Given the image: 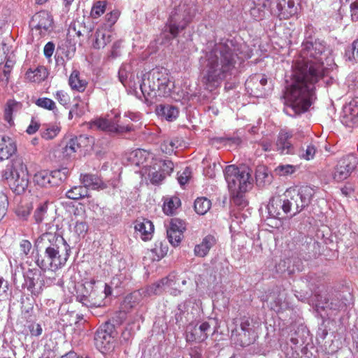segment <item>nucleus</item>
<instances>
[{
	"instance_id": "20e7f679",
	"label": "nucleus",
	"mask_w": 358,
	"mask_h": 358,
	"mask_svg": "<svg viewBox=\"0 0 358 358\" xmlns=\"http://www.w3.org/2000/svg\"><path fill=\"white\" fill-rule=\"evenodd\" d=\"M310 190L303 189L301 202L295 201V205L292 206L289 199H296L299 192L295 189H287L282 195L273 196L269 201L267 209L269 215L275 218L282 217L283 214L292 213L293 215L301 211L302 206L307 203Z\"/></svg>"
},
{
	"instance_id": "c85d7f7f",
	"label": "nucleus",
	"mask_w": 358,
	"mask_h": 358,
	"mask_svg": "<svg viewBox=\"0 0 358 358\" xmlns=\"http://www.w3.org/2000/svg\"><path fill=\"white\" fill-rule=\"evenodd\" d=\"M279 10V16L283 19H289V17L296 15L298 12L297 6L295 5L294 0H288L283 7L281 4H278Z\"/></svg>"
},
{
	"instance_id": "9b49d317",
	"label": "nucleus",
	"mask_w": 358,
	"mask_h": 358,
	"mask_svg": "<svg viewBox=\"0 0 358 358\" xmlns=\"http://www.w3.org/2000/svg\"><path fill=\"white\" fill-rule=\"evenodd\" d=\"M190 20L191 17L188 13L182 8H179L171 13L166 29L171 35L175 38L180 31L188 25Z\"/></svg>"
},
{
	"instance_id": "79ce46f5",
	"label": "nucleus",
	"mask_w": 358,
	"mask_h": 358,
	"mask_svg": "<svg viewBox=\"0 0 358 358\" xmlns=\"http://www.w3.org/2000/svg\"><path fill=\"white\" fill-rule=\"evenodd\" d=\"M36 104L47 110H53L56 108L55 103L48 98H39L36 100Z\"/></svg>"
},
{
	"instance_id": "1a4fd4ad",
	"label": "nucleus",
	"mask_w": 358,
	"mask_h": 358,
	"mask_svg": "<svg viewBox=\"0 0 358 358\" xmlns=\"http://www.w3.org/2000/svg\"><path fill=\"white\" fill-rule=\"evenodd\" d=\"M69 173L66 168L52 171L40 170L34 174L33 182L34 185L38 188L48 189L59 185L66 178Z\"/></svg>"
},
{
	"instance_id": "a18cd8bd",
	"label": "nucleus",
	"mask_w": 358,
	"mask_h": 358,
	"mask_svg": "<svg viewBox=\"0 0 358 358\" xmlns=\"http://www.w3.org/2000/svg\"><path fill=\"white\" fill-rule=\"evenodd\" d=\"M55 97L63 106H68L70 103L71 98L69 95L63 90L57 91Z\"/></svg>"
},
{
	"instance_id": "5701e85b",
	"label": "nucleus",
	"mask_w": 358,
	"mask_h": 358,
	"mask_svg": "<svg viewBox=\"0 0 358 358\" xmlns=\"http://www.w3.org/2000/svg\"><path fill=\"white\" fill-rule=\"evenodd\" d=\"M157 114L167 121L172 122L178 116V109L171 105H159L156 109Z\"/></svg>"
},
{
	"instance_id": "c9c22d12",
	"label": "nucleus",
	"mask_w": 358,
	"mask_h": 358,
	"mask_svg": "<svg viewBox=\"0 0 358 358\" xmlns=\"http://www.w3.org/2000/svg\"><path fill=\"white\" fill-rule=\"evenodd\" d=\"M85 139L83 136L71 139L68 144L66 145L64 152L67 155L71 156L74 152H77L80 148V144Z\"/></svg>"
},
{
	"instance_id": "9d476101",
	"label": "nucleus",
	"mask_w": 358,
	"mask_h": 358,
	"mask_svg": "<svg viewBox=\"0 0 358 358\" xmlns=\"http://www.w3.org/2000/svg\"><path fill=\"white\" fill-rule=\"evenodd\" d=\"M53 26V19L51 15L45 10L36 13L31 18L30 27L36 34L41 36L48 34Z\"/></svg>"
},
{
	"instance_id": "de8ad7c7",
	"label": "nucleus",
	"mask_w": 358,
	"mask_h": 358,
	"mask_svg": "<svg viewBox=\"0 0 358 358\" xmlns=\"http://www.w3.org/2000/svg\"><path fill=\"white\" fill-rule=\"evenodd\" d=\"M160 148L162 152L171 155L174 151L175 144L172 141L166 140L162 143Z\"/></svg>"
},
{
	"instance_id": "0eeeda50",
	"label": "nucleus",
	"mask_w": 358,
	"mask_h": 358,
	"mask_svg": "<svg viewBox=\"0 0 358 358\" xmlns=\"http://www.w3.org/2000/svg\"><path fill=\"white\" fill-rule=\"evenodd\" d=\"M224 177L231 194L247 192L252 187L251 171L247 167L227 166L224 169Z\"/></svg>"
},
{
	"instance_id": "2f4dec72",
	"label": "nucleus",
	"mask_w": 358,
	"mask_h": 358,
	"mask_svg": "<svg viewBox=\"0 0 358 358\" xmlns=\"http://www.w3.org/2000/svg\"><path fill=\"white\" fill-rule=\"evenodd\" d=\"M194 207L197 214L203 215L210 209L211 201L206 197H199L195 200Z\"/></svg>"
},
{
	"instance_id": "5fc2aeb1",
	"label": "nucleus",
	"mask_w": 358,
	"mask_h": 358,
	"mask_svg": "<svg viewBox=\"0 0 358 358\" xmlns=\"http://www.w3.org/2000/svg\"><path fill=\"white\" fill-rule=\"evenodd\" d=\"M351 111L353 116H358V98L353 99L346 108Z\"/></svg>"
},
{
	"instance_id": "e433bc0d",
	"label": "nucleus",
	"mask_w": 358,
	"mask_h": 358,
	"mask_svg": "<svg viewBox=\"0 0 358 358\" xmlns=\"http://www.w3.org/2000/svg\"><path fill=\"white\" fill-rule=\"evenodd\" d=\"M87 194V190L83 186H76L66 192L69 199L77 200Z\"/></svg>"
},
{
	"instance_id": "dca6fc26",
	"label": "nucleus",
	"mask_w": 358,
	"mask_h": 358,
	"mask_svg": "<svg viewBox=\"0 0 358 358\" xmlns=\"http://www.w3.org/2000/svg\"><path fill=\"white\" fill-rule=\"evenodd\" d=\"M185 229V224L182 221L178 219L171 220L167 229V236L171 244L176 246L180 243Z\"/></svg>"
},
{
	"instance_id": "f03ea898",
	"label": "nucleus",
	"mask_w": 358,
	"mask_h": 358,
	"mask_svg": "<svg viewBox=\"0 0 358 358\" xmlns=\"http://www.w3.org/2000/svg\"><path fill=\"white\" fill-rule=\"evenodd\" d=\"M203 81L206 84L216 83L224 78V73L231 69L234 61L231 51L220 47L206 55L203 62Z\"/></svg>"
},
{
	"instance_id": "58836bf2",
	"label": "nucleus",
	"mask_w": 358,
	"mask_h": 358,
	"mask_svg": "<svg viewBox=\"0 0 358 358\" xmlns=\"http://www.w3.org/2000/svg\"><path fill=\"white\" fill-rule=\"evenodd\" d=\"M256 181L259 185H263L266 181H268V173L266 167L264 166H259L256 170Z\"/></svg>"
},
{
	"instance_id": "f8f14e48",
	"label": "nucleus",
	"mask_w": 358,
	"mask_h": 358,
	"mask_svg": "<svg viewBox=\"0 0 358 358\" xmlns=\"http://www.w3.org/2000/svg\"><path fill=\"white\" fill-rule=\"evenodd\" d=\"M95 284L96 281L93 278L90 279L85 283V287L91 289L88 296L90 301H91V304L99 307L103 303V299L110 294V287L106 284L100 283L96 286Z\"/></svg>"
},
{
	"instance_id": "13d9d810",
	"label": "nucleus",
	"mask_w": 358,
	"mask_h": 358,
	"mask_svg": "<svg viewBox=\"0 0 358 358\" xmlns=\"http://www.w3.org/2000/svg\"><path fill=\"white\" fill-rule=\"evenodd\" d=\"M7 199L3 195L0 196V220L4 216L6 211V202Z\"/></svg>"
},
{
	"instance_id": "ddd939ff",
	"label": "nucleus",
	"mask_w": 358,
	"mask_h": 358,
	"mask_svg": "<svg viewBox=\"0 0 358 358\" xmlns=\"http://www.w3.org/2000/svg\"><path fill=\"white\" fill-rule=\"evenodd\" d=\"M356 159L353 156H348L338 161L333 178L337 182H341L349 177L356 166Z\"/></svg>"
},
{
	"instance_id": "7ed1b4c3",
	"label": "nucleus",
	"mask_w": 358,
	"mask_h": 358,
	"mask_svg": "<svg viewBox=\"0 0 358 358\" xmlns=\"http://www.w3.org/2000/svg\"><path fill=\"white\" fill-rule=\"evenodd\" d=\"M173 89L174 83L171 80L165 69H153L141 85V90L145 99L150 102L158 96H171Z\"/></svg>"
},
{
	"instance_id": "f704fd0d",
	"label": "nucleus",
	"mask_w": 358,
	"mask_h": 358,
	"mask_svg": "<svg viewBox=\"0 0 358 358\" xmlns=\"http://www.w3.org/2000/svg\"><path fill=\"white\" fill-rule=\"evenodd\" d=\"M310 189V196H309V198H308V201H307V203H305V204L302 206V208H301V210H303V209L306 206H308V205L310 203V201H311V199H312V197H313V194H314V190H313V188H311L310 187H308V186H303V187H299V188H298V187H290V188H289V189H295V190H296V191L299 192V196L296 197L297 199H289V203H290V204H291L292 206L295 205V203H295V201H299V202L302 201H301V199H303V198H302V196H303V195L302 194V192H302V191H303V189Z\"/></svg>"
},
{
	"instance_id": "6e6552de",
	"label": "nucleus",
	"mask_w": 358,
	"mask_h": 358,
	"mask_svg": "<svg viewBox=\"0 0 358 358\" xmlns=\"http://www.w3.org/2000/svg\"><path fill=\"white\" fill-rule=\"evenodd\" d=\"M173 170V164L169 160H160L157 158L152 162L141 168L140 173L142 179L152 184H159Z\"/></svg>"
},
{
	"instance_id": "cd10ccee",
	"label": "nucleus",
	"mask_w": 358,
	"mask_h": 358,
	"mask_svg": "<svg viewBox=\"0 0 358 358\" xmlns=\"http://www.w3.org/2000/svg\"><path fill=\"white\" fill-rule=\"evenodd\" d=\"M21 108V104L14 100H9L7 101L4 110V120L8 123V127H10L14 125L13 119V113L17 112Z\"/></svg>"
},
{
	"instance_id": "7c9ffc66",
	"label": "nucleus",
	"mask_w": 358,
	"mask_h": 358,
	"mask_svg": "<svg viewBox=\"0 0 358 358\" xmlns=\"http://www.w3.org/2000/svg\"><path fill=\"white\" fill-rule=\"evenodd\" d=\"M180 206V200L177 196L166 197L164 199L163 210L165 214L171 215Z\"/></svg>"
},
{
	"instance_id": "37998d69",
	"label": "nucleus",
	"mask_w": 358,
	"mask_h": 358,
	"mask_svg": "<svg viewBox=\"0 0 358 358\" xmlns=\"http://www.w3.org/2000/svg\"><path fill=\"white\" fill-rule=\"evenodd\" d=\"M48 203L46 202L41 203L34 213V219L37 223H41L47 212Z\"/></svg>"
},
{
	"instance_id": "774afa93",
	"label": "nucleus",
	"mask_w": 358,
	"mask_h": 358,
	"mask_svg": "<svg viewBox=\"0 0 358 358\" xmlns=\"http://www.w3.org/2000/svg\"><path fill=\"white\" fill-rule=\"evenodd\" d=\"M120 42L117 41V42L114 43L113 45V48H117L120 47Z\"/></svg>"
},
{
	"instance_id": "8fccbe9b",
	"label": "nucleus",
	"mask_w": 358,
	"mask_h": 358,
	"mask_svg": "<svg viewBox=\"0 0 358 358\" xmlns=\"http://www.w3.org/2000/svg\"><path fill=\"white\" fill-rule=\"evenodd\" d=\"M17 215L23 220H26L30 215L31 208L29 206H21L17 208Z\"/></svg>"
},
{
	"instance_id": "bf43d9fd",
	"label": "nucleus",
	"mask_w": 358,
	"mask_h": 358,
	"mask_svg": "<svg viewBox=\"0 0 358 358\" xmlns=\"http://www.w3.org/2000/svg\"><path fill=\"white\" fill-rule=\"evenodd\" d=\"M31 248V244L29 241L24 240L20 243V249L22 252L27 255Z\"/></svg>"
},
{
	"instance_id": "a19ab883",
	"label": "nucleus",
	"mask_w": 358,
	"mask_h": 358,
	"mask_svg": "<svg viewBox=\"0 0 358 358\" xmlns=\"http://www.w3.org/2000/svg\"><path fill=\"white\" fill-rule=\"evenodd\" d=\"M245 193L246 192H238V194H231L232 196V202L241 208H243L248 205Z\"/></svg>"
},
{
	"instance_id": "2eb2a0df",
	"label": "nucleus",
	"mask_w": 358,
	"mask_h": 358,
	"mask_svg": "<svg viewBox=\"0 0 358 358\" xmlns=\"http://www.w3.org/2000/svg\"><path fill=\"white\" fill-rule=\"evenodd\" d=\"M92 129L101 130L108 132H122L128 131V127H120L117 122L111 121L107 118L99 117L89 123Z\"/></svg>"
},
{
	"instance_id": "4d7b16f0",
	"label": "nucleus",
	"mask_w": 358,
	"mask_h": 358,
	"mask_svg": "<svg viewBox=\"0 0 358 358\" xmlns=\"http://www.w3.org/2000/svg\"><path fill=\"white\" fill-rule=\"evenodd\" d=\"M55 45L51 42H48L44 47V55L46 57L50 58L53 55Z\"/></svg>"
},
{
	"instance_id": "864d4df0",
	"label": "nucleus",
	"mask_w": 358,
	"mask_h": 358,
	"mask_svg": "<svg viewBox=\"0 0 358 358\" xmlns=\"http://www.w3.org/2000/svg\"><path fill=\"white\" fill-rule=\"evenodd\" d=\"M40 124L37 121L31 120L30 124L27 128L26 132L29 135L34 134L38 130Z\"/></svg>"
},
{
	"instance_id": "473e14b6",
	"label": "nucleus",
	"mask_w": 358,
	"mask_h": 358,
	"mask_svg": "<svg viewBox=\"0 0 358 358\" xmlns=\"http://www.w3.org/2000/svg\"><path fill=\"white\" fill-rule=\"evenodd\" d=\"M61 130L59 124H50L41 133V136L45 140H51L55 138Z\"/></svg>"
},
{
	"instance_id": "4be33fe9",
	"label": "nucleus",
	"mask_w": 358,
	"mask_h": 358,
	"mask_svg": "<svg viewBox=\"0 0 358 358\" xmlns=\"http://www.w3.org/2000/svg\"><path fill=\"white\" fill-rule=\"evenodd\" d=\"M112 35L110 31L104 27H101L96 31L95 40L92 44L96 49L105 48L111 41Z\"/></svg>"
},
{
	"instance_id": "412c9836",
	"label": "nucleus",
	"mask_w": 358,
	"mask_h": 358,
	"mask_svg": "<svg viewBox=\"0 0 358 358\" xmlns=\"http://www.w3.org/2000/svg\"><path fill=\"white\" fill-rule=\"evenodd\" d=\"M292 134L287 131H281L276 141V149L281 154H292L294 148L290 139Z\"/></svg>"
},
{
	"instance_id": "603ef678",
	"label": "nucleus",
	"mask_w": 358,
	"mask_h": 358,
	"mask_svg": "<svg viewBox=\"0 0 358 358\" xmlns=\"http://www.w3.org/2000/svg\"><path fill=\"white\" fill-rule=\"evenodd\" d=\"M30 333L34 336H39L43 332L41 326L39 324L34 323L29 327Z\"/></svg>"
},
{
	"instance_id": "c756f323",
	"label": "nucleus",
	"mask_w": 358,
	"mask_h": 358,
	"mask_svg": "<svg viewBox=\"0 0 358 358\" xmlns=\"http://www.w3.org/2000/svg\"><path fill=\"white\" fill-rule=\"evenodd\" d=\"M69 85L72 89L83 92L86 88L87 82L80 78L78 71H73L69 77Z\"/></svg>"
},
{
	"instance_id": "680f3d73",
	"label": "nucleus",
	"mask_w": 358,
	"mask_h": 358,
	"mask_svg": "<svg viewBox=\"0 0 358 358\" xmlns=\"http://www.w3.org/2000/svg\"><path fill=\"white\" fill-rule=\"evenodd\" d=\"M160 283L155 284L150 287V292L152 294H158L160 292Z\"/></svg>"
},
{
	"instance_id": "39448f33",
	"label": "nucleus",
	"mask_w": 358,
	"mask_h": 358,
	"mask_svg": "<svg viewBox=\"0 0 358 358\" xmlns=\"http://www.w3.org/2000/svg\"><path fill=\"white\" fill-rule=\"evenodd\" d=\"M70 256V246L61 236H53L50 246L47 247L45 257L38 259V265L44 270L57 271L66 263Z\"/></svg>"
},
{
	"instance_id": "338daca9",
	"label": "nucleus",
	"mask_w": 358,
	"mask_h": 358,
	"mask_svg": "<svg viewBox=\"0 0 358 358\" xmlns=\"http://www.w3.org/2000/svg\"><path fill=\"white\" fill-rule=\"evenodd\" d=\"M262 146H263L264 150L268 151L270 150L271 144L270 143H263Z\"/></svg>"
},
{
	"instance_id": "49530a36",
	"label": "nucleus",
	"mask_w": 358,
	"mask_h": 358,
	"mask_svg": "<svg viewBox=\"0 0 358 358\" xmlns=\"http://www.w3.org/2000/svg\"><path fill=\"white\" fill-rule=\"evenodd\" d=\"M347 56L350 61L358 62V40L353 42L351 50L347 52Z\"/></svg>"
},
{
	"instance_id": "09e8293b",
	"label": "nucleus",
	"mask_w": 358,
	"mask_h": 358,
	"mask_svg": "<svg viewBox=\"0 0 358 358\" xmlns=\"http://www.w3.org/2000/svg\"><path fill=\"white\" fill-rule=\"evenodd\" d=\"M119 17L120 12L118 10L111 11L106 15V20L109 27H112L115 24Z\"/></svg>"
},
{
	"instance_id": "6e6d98bb",
	"label": "nucleus",
	"mask_w": 358,
	"mask_h": 358,
	"mask_svg": "<svg viewBox=\"0 0 358 358\" xmlns=\"http://www.w3.org/2000/svg\"><path fill=\"white\" fill-rule=\"evenodd\" d=\"M191 173L188 169H186L178 177V181L180 185L186 184L190 178Z\"/></svg>"
},
{
	"instance_id": "69168bd1",
	"label": "nucleus",
	"mask_w": 358,
	"mask_h": 358,
	"mask_svg": "<svg viewBox=\"0 0 358 358\" xmlns=\"http://www.w3.org/2000/svg\"><path fill=\"white\" fill-rule=\"evenodd\" d=\"M62 358H76V355L74 352H69L62 356Z\"/></svg>"
},
{
	"instance_id": "ea45409f",
	"label": "nucleus",
	"mask_w": 358,
	"mask_h": 358,
	"mask_svg": "<svg viewBox=\"0 0 358 358\" xmlns=\"http://www.w3.org/2000/svg\"><path fill=\"white\" fill-rule=\"evenodd\" d=\"M296 170V166L290 164H285L279 165L275 168V171L279 176H285L294 173Z\"/></svg>"
},
{
	"instance_id": "f3484780",
	"label": "nucleus",
	"mask_w": 358,
	"mask_h": 358,
	"mask_svg": "<svg viewBox=\"0 0 358 358\" xmlns=\"http://www.w3.org/2000/svg\"><path fill=\"white\" fill-rule=\"evenodd\" d=\"M210 326L207 322H202L199 327H188L186 333L187 342H203L208 338L207 331Z\"/></svg>"
},
{
	"instance_id": "e2e57ef3",
	"label": "nucleus",
	"mask_w": 358,
	"mask_h": 358,
	"mask_svg": "<svg viewBox=\"0 0 358 358\" xmlns=\"http://www.w3.org/2000/svg\"><path fill=\"white\" fill-rule=\"evenodd\" d=\"M351 11L353 13L352 15L355 14V12L358 10V0H355L350 4Z\"/></svg>"
},
{
	"instance_id": "bb28decb",
	"label": "nucleus",
	"mask_w": 358,
	"mask_h": 358,
	"mask_svg": "<svg viewBox=\"0 0 358 358\" xmlns=\"http://www.w3.org/2000/svg\"><path fill=\"white\" fill-rule=\"evenodd\" d=\"M47 77L48 71L43 66H39L35 69H29L25 74L26 80L34 83H40Z\"/></svg>"
},
{
	"instance_id": "0e129e2a",
	"label": "nucleus",
	"mask_w": 358,
	"mask_h": 358,
	"mask_svg": "<svg viewBox=\"0 0 358 358\" xmlns=\"http://www.w3.org/2000/svg\"><path fill=\"white\" fill-rule=\"evenodd\" d=\"M6 58V52L3 44L0 43V63Z\"/></svg>"
},
{
	"instance_id": "aec40b11",
	"label": "nucleus",
	"mask_w": 358,
	"mask_h": 358,
	"mask_svg": "<svg viewBox=\"0 0 358 358\" xmlns=\"http://www.w3.org/2000/svg\"><path fill=\"white\" fill-rule=\"evenodd\" d=\"M154 158L155 155L152 153L143 149L134 150L129 156V160L132 164L142 166V167L152 162Z\"/></svg>"
},
{
	"instance_id": "a211bd4d",
	"label": "nucleus",
	"mask_w": 358,
	"mask_h": 358,
	"mask_svg": "<svg viewBox=\"0 0 358 358\" xmlns=\"http://www.w3.org/2000/svg\"><path fill=\"white\" fill-rule=\"evenodd\" d=\"M134 229L138 236L143 241H147L152 238L155 227L150 220L141 218L135 221Z\"/></svg>"
},
{
	"instance_id": "423d86ee",
	"label": "nucleus",
	"mask_w": 358,
	"mask_h": 358,
	"mask_svg": "<svg viewBox=\"0 0 358 358\" xmlns=\"http://www.w3.org/2000/svg\"><path fill=\"white\" fill-rule=\"evenodd\" d=\"M1 177L17 194L24 193L29 186L27 167L21 160L15 161L8 165L3 171Z\"/></svg>"
},
{
	"instance_id": "f257e3e1",
	"label": "nucleus",
	"mask_w": 358,
	"mask_h": 358,
	"mask_svg": "<svg viewBox=\"0 0 358 358\" xmlns=\"http://www.w3.org/2000/svg\"><path fill=\"white\" fill-rule=\"evenodd\" d=\"M324 50L322 43L307 41L294 62L293 83L287 90L286 100L296 114L307 111L315 99V85L324 73L320 58Z\"/></svg>"
},
{
	"instance_id": "3c124183",
	"label": "nucleus",
	"mask_w": 358,
	"mask_h": 358,
	"mask_svg": "<svg viewBox=\"0 0 358 358\" xmlns=\"http://www.w3.org/2000/svg\"><path fill=\"white\" fill-rule=\"evenodd\" d=\"M129 73L128 71L125 69V68L122 67L119 71V79L120 82L122 83L124 86H127L129 85L128 82V76Z\"/></svg>"
},
{
	"instance_id": "c03bdc74",
	"label": "nucleus",
	"mask_w": 358,
	"mask_h": 358,
	"mask_svg": "<svg viewBox=\"0 0 358 358\" xmlns=\"http://www.w3.org/2000/svg\"><path fill=\"white\" fill-rule=\"evenodd\" d=\"M152 252L155 253L157 260L163 258L168 252V246L162 242L157 243Z\"/></svg>"
},
{
	"instance_id": "4468645a",
	"label": "nucleus",
	"mask_w": 358,
	"mask_h": 358,
	"mask_svg": "<svg viewBox=\"0 0 358 358\" xmlns=\"http://www.w3.org/2000/svg\"><path fill=\"white\" fill-rule=\"evenodd\" d=\"M94 340L96 348L103 353H107L114 348V336L106 329H98Z\"/></svg>"
},
{
	"instance_id": "b1692460",
	"label": "nucleus",
	"mask_w": 358,
	"mask_h": 358,
	"mask_svg": "<svg viewBox=\"0 0 358 358\" xmlns=\"http://www.w3.org/2000/svg\"><path fill=\"white\" fill-rule=\"evenodd\" d=\"M215 243L216 239L213 236H206L200 244L196 245L194 248L196 255L202 257H205Z\"/></svg>"
},
{
	"instance_id": "052dcab7",
	"label": "nucleus",
	"mask_w": 358,
	"mask_h": 358,
	"mask_svg": "<svg viewBox=\"0 0 358 358\" xmlns=\"http://www.w3.org/2000/svg\"><path fill=\"white\" fill-rule=\"evenodd\" d=\"M87 224L85 222H77L76 225V230L77 232H79L80 234L85 233L87 231Z\"/></svg>"
},
{
	"instance_id": "a878e982",
	"label": "nucleus",
	"mask_w": 358,
	"mask_h": 358,
	"mask_svg": "<svg viewBox=\"0 0 358 358\" xmlns=\"http://www.w3.org/2000/svg\"><path fill=\"white\" fill-rule=\"evenodd\" d=\"M82 183L84 187L91 188L92 189H103L106 188V185L98 177L92 175H84L82 177Z\"/></svg>"
},
{
	"instance_id": "393cba45",
	"label": "nucleus",
	"mask_w": 358,
	"mask_h": 358,
	"mask_svg": "<svg viewBox=\"0 0 358 358\" xmlns=\"http://www.w3.org/2000/svg\"><path fill=\"white\" fill-rule=\"evenodd\" d=\"M89 111V102L87 99H81L77 97L75 99V103L69 111V118L71 119L73 115L82 116Z\"/></svg>"
},
{
	"instance_id": "6ab92c4d",
	"label": "nucleus",
	"mask_w": 358,
	"mask_h": 358,
	"mask_svg": "<svg viewBox=\"0 0 358 358\" xmlns=\"http://www.w3.org/2000/svg\"><path fill=\"white\" fill-rule=\"evenodd\" d=\"M17 152L15 141L8 136H0V161L9 159Z\"/></svg>"
},
{
	"instance_id": "72a5a7b5",
	"label": "nucleus",
	"mask_w": 358,
	"mask_h": 358,
	"mask_svg": "<svg viewBox=\"0 0 358 358\" xmlns=\"http://www.w3.org/2000/svg\"><path fill=\"white\" fill-rule=\"evenodd\" d=\"M316 153V148L313 144L307 145L305 148H301L299 150V156L301 159L306 161L312 160Z\"/></svg>"
},
{
	"instance_id": "4c0bfd02",
	"label": "nucleus",
	"mask_w": 358,
	"mask_h": 358,
	"mask_svg": "<svg viewBox=\"0 0 358 358\" xmlns=\"http://www.w3.org/2000/svg\"><path fill=\"white\" fill-rule=\"evenodd\" d=\"M106 1H97L92 6L90 15L92 18L96 19L103 15L106 10Z\"/></svg>"
}]
</instances>
